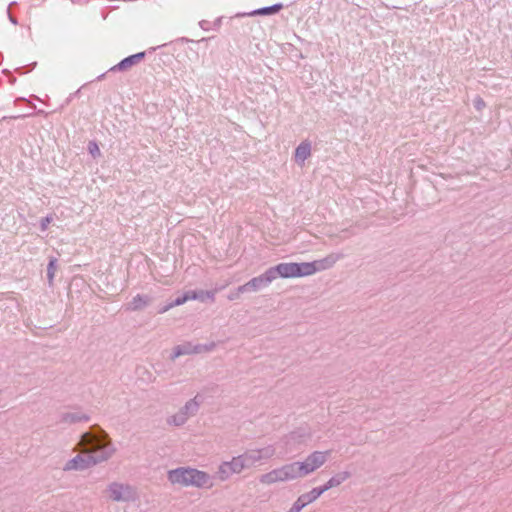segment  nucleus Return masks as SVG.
Masks as SVG:
<instances>
[{
	"label": "nucleus",
	"mask_w": 512,
	"mask_h": 512,
	"mask_svg": "<svg viewBox=\"0 0 512 512\" xmlns=\"http://www.w3.org/2000/svg\"><path fill=\"white\" fill-rule=\"evenodd\" d=\"M79 445L82 453L92 457L96 465L109 460L116 452L109 435L97 425L81 436Z\"/></svg>",
	"instance_id": "f257e3e1"
},
{
	"label": "nucleus",
	"mask_w": 512,
	"mask_h": 512,
	"mask_svg": "<svg viewBox=\"0 0 512 512\" xmlns=\"http://www.w3.org/2000/svg\"><path fill=\"white\" fill-rule=\"evenodd\" d=\"M301 478L295 462L285 464L273 469L259 477V482L264 485H272L278 482H287Z\"/></svg>",
	"instance_id": "f03ea898"
},
{
	"label": "nucleus",
	"mask_w": 512,
	"mask_h": 512,
	"mask_svg": "<svg viewBox=\"0 0 512 512\" xmlns=\"http://www.w3.org/2000/svg\"><path fill=\"white\" fill-rule=\"evenodd\" d=\"M109 500L113 502H135L138 499L137 488L129 483L113 481L105 490Z\"/></svg>",
	"instance_id": "7ed1b4c3"
},
{
	"label": "nucleus",
	"mask_w": 512,
	"mask_h": 512,
	"mask_svg": "<svg viewBox=\"0 0 512 512\" xmlns=\"http://www.w3.org/2000/svg\"><path fill=\"white\" fill-rule=\"evenodd\" d=\"M330 455V451H314L309 454L303 461L295 462L300 477H304L308 474H311L321 466L325 464L328 457Z\"/></svg>",
	"instance_id": "20e7f679"
},
{
	"label": "nucleus",
	"mask_w": 512,
	"mask_h": 512,
	"mask_svg": "<svg viewBox=\"0 0 512 512\" xmlns=\"http://www.w3.org/2000/svg\"><path fill=\"white\" fill-rule=\"evenodd\" d=\"M201 401L199 400V396H195L194 398L188 400L180 410L167 418V424L180 427L184 425L188 419L194 415L199 410Z\"/></svg>",
	"instance_id": "39448f33"
},
{
	"label": "nucleus",
	"mask_w": 512,
	"mask_h": 512,
	"mask_svg": "<svg viewBox=\"0 0 512 512\" xmlns=\"http://www.w3.org/2000/svg\"><path fill=\"white\" fill-rule=\"evenodd\" d=\"M269 269L274 274V279H277L278 277L296 278L308 276L305 262L279 263L278 265L270 267Z\"/></svg>",
	"instance_id": "423d86ee"
},
{
	"label": "nucleus",
	"mask_w": 512,
	"mask_h": 512,
	"mask_svg": "<svg viewBox=\"0 0 512 512\" xmlns=\"http://www.w3.org/2000/svg\"><path fill=\"white\" fill-rule=\"evenodd\" d=\"M276 453L273 445H267L258 449H250L243 453L244 460L248 468L254 466L256 463L271 459Z\"/></svg>",
	"instance_id": "0eeeda50"
},
{
	"label": "nucleus",
	"mask_w": 512,
	"mask_h": 512,
	"mask_svg": "<svg viewBox=\"0 0 512 512\" xmlns=\"http://www.w3.org/2000/svg\"><path fill=\"white\" fill-rule=\"evenodd\" d=\"M188 487L210 489L214 486V478L209 473L188 466Z\"/></svg>",
	"instance_id": "6e6552de"
},
{
	"label": "nucleus",
	"mask_w": 512,
	"mask_h": 512,
	"mask_svg": "<svg viewBox=\"0 0 512 512\" xmlns=\"http://www.w3.org/2000/svg\"><path fill=\"white\" fill-rule=\"evenodd\" d=\"M343 257L344 255L342 253H331L322 259L315 260L312 262H305L307 275L310 276L315 274L316 272L330 269L336 264L337 261H339Z\"/></svg>",
	"instance_id": "1a4fd4ad"
},
{
	"label": "nucleus",
	"mask_w": 512,
	"mask_h": 512,
	"mask_svg": "<svg viewBox=\"0 0 512 512\" xmlns=\"http://www.w3.org/2000/svg\"><path fill=\"white\" fill-rule=\"evenodd\" d=\"M274 280V274L270 269H267L261 275L254 277L245 284L239 286V291L256 292L269 286Z\"/></svg>",
	"instance_id": "9d476101"
},
{
	"label": "nucleus",
	"mask_w": 512,
	"mask_h": 512,
	"mask_svg": "<svg viewBox=\"0 0 512 512\" xmlns=\"http://www.w3.org/2000/svg\"><path fill=\"white\" fill-rule=\"evenodd\" d=\"M95 460H92L88 454H78L72 459L68 460L64 467V471H72V470H85L92 466H95Z\"/></svg>",
	"instance_id": "9b49d317"
},
{
	"label": "nucleus",
	"mask_w": 512,
	"mask_h": 512,
	"mask_svg": "<svg viewBox=\"0 0 512 512\" xmlns=\"http://www.w3.org/2000/svg\"><path fill=\"white\" fill-rule=\"evenodd\" d=\"M188 466L171 469L167 472V479L172 485L188 487Z\"/></svg>",
	"instance_id": "f8f14e48"
},
{
	"label": "nucleus",
	"mask_w": 512,
	"mask_h": 512,
	"mask_svg": "<svg viewBox=\"0 0 512 512\" xmlns=\"http://www.w3.org/2000/svg\"><path fill=\"white\" fill-rule=\"evenodd\" d=\"M145 57V52H139L133 55H130L123 60H121L118 64L114 65L110 68L109 71L115 72V71H125L132 67L133 65L138 64L140 61H142Z\"/></svg>",
	"instance_id": "ddd939ff"
},
{
	"label": "nucleus",
	"mask_w": 512,
	"mask_h": 512,
	"mask_svg": "<svg viewBox=\"0 0 512 512\" xmlns=\"http://www.w3.org/2000/svg\"><path fill=\"white\" fill-rule=\"evenodd\" d=\"M311 142L302 141L295 149L294 160L299 166H303L305 161L311 156Z\"/></svg>",
	"instance_id": "4468645a"
},
{
	"label": "nucleus",
	"mask_w": 512,
	"mask_h": 512,
	"mask_svg": "<svg viewBox=\"0 0 512 512\" xmlns=\"http://www.w3.org/2000/svg\"><path fill=\"white\" fill-rule=\"evenodd\" d=\"M196 298H201V295L200 294H197V291H188L186 293H184L183 295L181 296H178L175 300H173L172 302L168 303L167 305L163 306L160 310H159V313H165L167 312L168 310L172 309L173 307H176V306H180V305H183L184 303H186L188 300H196Z\"/></svg>",
	"instance_id": "2eb2a0df"
},
{
	"label": "nucleus",
	"mask_w": 512,
	"mask_h": 512,
	"mask_svg": "<svg viewBox=\"0 0 512 512\" xmlns=\"http://www.w3.org/2000/svg\"><path fill=\"white\" fill-rule=\"evenodd\" d=\"M196 350V344H193L192 342H184L173 348V351L170 355V359L174 361L180 356L197 354Z\"/></svg>",
	"instance_id": "dca6fc26"
},
{
	"label": "nucleus",
	"mask_w": 512,
	"mask_h": 512,
	"mask_svg": "<svg viewBox=\"0 0 512 512\" xmlns=\"http://www.w3.org/2000/svg\"><path fill=\"white\" fill-rule=\"evenodd\" d=\"M152 302V297L148 295L137 294L127 304L126 309L130 311H139L147 307Z\"/></svg>",
	"instance_id": "f3484780"
},
{
	"label": "nucleus",
	"mask_w": 512,
	"mask_h": 512,
	"mask_svg": "<svg viewBox=\"0 0 512 512\" xmlns=\"http://www.w3.org/2000/svg\"><path fill=\"white\" fill-rule=\"evenodd\" d=\"M323 493H324L323 489H321L320 486L319 487H315L311 491L300 495L298 497V499L296 500V502L303 509L308 504H310V503L314 502L315 500H317Z\"/></svg>",
	"instance_id": "a211bd4d"
},
{
	"label": "nucleus",
	"mask_w": 512,
	"mask_h": 512,
	"mask_svg": "<svg viewBox=\"0 0 512 512\" xmlns=\"http://www.w3.org/2000/svg\"><path fill=\"white\" fill-rule=\"evenodd\" d=\"M351 477L348 471H342L332 476L324 485L320 486L323 492L328 491L333 487H337Z\"/></svg>",
	"instance_id": "6ab92c4d"
},
{
	"label": "nucleus",
	"mask_w": 512,
	"mask_h": 512,
	"mask_svg": "<svg viewBox=\"0 0 512 512\" xmlns=\"http://www.w3.org/2000/svg\"><path fill=\"white\" fill-rule=\"evenodd\" d=\"M90 420V416L86 413L77 411V412H67L61 415V422L67 424H74L79 422H88Z\"/></svg>",
	"instance_id": "aec40b11"
},
{
	"label": "nucleus",
	"mask_w": 512,
	"mask_h": 512,
	"mask_svg": "<svg viewBox=\"0 0 512 512\" xmlns=\"http://www.w3.org/2000/svg\"><path fill=\"white\" fill-rule=\"evenodd\" d=\"M283 8L281 3H276L271 6L262 7L256 10H253L249 13L238 14L237 16H254V15H270L279 12Z\"/></svg>",
	"instance_id": "412c9836"
},
{
	"label": "nucleus",
	"mask_w": 512,
	"mask_h": 512,
	"mask_svg": "<svg viewBox=\"0 0 512 512\" xmlns=\"http://www.w3.org/2000/svg\"><path fill=\"white\" fill-rule=\"evenodd\" d=\"M226 462L230 466V469L232 470V472L234 474H239L244 469L248 468L242 454L235 456L230 461H226Z\"/></svg>",
	"instance_id": "4be33fe9"
},
{
	"label": "nucleus",
	"mask_w": 512,
	"mask_h": 512,
	"mask_svg": "<svg viewBox=\"0 0 512 512\" xmlns=\"http://www.w3.org/2000/svg\"><path fill=\"white\" fill-rule=\"evenodd\" d=\"M234 473L232 472V470L230 469V466L227 464L226 461L222 462L219 467H218V471H217V477L221 480V481H226L228 480Z\"/></svg>",
	"instance_id": "5701e85b"
},
{
	"label": "nucleus",
	"mask_w": 512,
	"mask_h": 512,
	"mask_svg": "<svg viewBox=\"0 0 512 512\" xmlns=\"http://www.w3.org/2000/svg\"><path fill=\"white\" fill-rule=\"evenodd\" d=\"M234 473L232 472V470L230 469V466L227 464L226 461L222 462L219 467H218V471H217V477L221 480V481H226L228 480Z\"/></svg>",
	"instance_id": "b1692460"
},
{
	"label": "nucleus",
	"mask_w": 512,
	"mask_h": 512,
	"mask_svg": "<svg viewBox=\"0 0 512 512\" xmlns=\"http://www.w3.org/2000/svg\"><path fill=\"white\" fill-rule=\"evenodd\" d=\"M56 269H57V259L51 258L49 260V263L47 266V279H48L49 286L53 285Z\"/></svg>",
	"instance_id": "393cba45"
},
{
	"label": "nucleus",
	"mask_w": 512,
	"mask_h": 512,
	"mask_svg": "<svg viewBox=\"0 0 512 512\" xmlns=\"http://www.w3.org/2000/svg\"><path fill=\"white\" fill-rule=\"evenodd\" d=\"M216 346H217V344L215 342H210V343H206V344H196V348H197L196 353L201 354V353L211 352L216 348Z\"/></svg>",
	"instance_id": "a878e982"
},
{
	"label": "nucleus",
	"mask_w": 512,
	"mask_h": 512,
	"mask_svg": "<svg viewBox=\"0 0 512 512\" xmlns=\"http://www.w3.org/2000/svg\"><path fill=\"white\" fill-rule=\"evenodd\" d=\"M215 293L214 291H199L197 294L201 295V298H196V300L205 301L206 299H209L211 302L215 301Z\"/></svg>",
	"instance_id": "bb28decb"
},
{
	"label": "nucleus",
	"mask_w": 512,
	"mask_h": 512,
	"mask_svg": "<svg viewBox=\"0 0 512 512\" xmlns=\"http://www.w3.org/2000/svg\"><path fill=\"white\" fill-rule=\"evenodd\" d=\"M88 151L93 157L100 156V149L96 142L91 141L88 144Z\"/></svg>",
	"instance_id": "cd10ccee"
},
{
	"label": "nucleus",
	"mask_w": 512,
	"mask_h": 512,
	"mask_svg": "<svg viewBox=\"0 0 512 512\" xmlns=\"http://www.w3.org/2000/svg\"><path fill=\"white\" fill-rule=\"evenodd\" d=\"M52 215H47L46 217L42 218L40 221V229L41 231H46L48 229L49 224L53 221Z\"/></svg>",
	"instance_id": "c85d7f7f"
},
{
	"label": "nucleus",
	"mask_w": 512,
	"mask_h": 512,
	"mask_svg": "<svg viewBox=\"0 0 512 512\" xmlns=\"http://www.w3.org/2000/svg\"><path fill=\"white\" fill-rule=\"evenodd\" d=\"M474 107L479 111L482 110L485 107L484 100L481 97L477 96L474 99Z\"/></svg>",
	"instance_id": "c756f323"
},
{
	"label": "nucleus",
	"mask_w": 512,
	"mask_h": 512,
	"mask_svg": "<svg viewBox=\"0 0 512 512\" xmlns=\"http://www.w3.org/2000/svg\"><path fill=\"white\" fill-rule=\"evenodd\" d=\"M245 292L246 291H239V287H238L235 291L229 293L227 298H228V300L233 301V300L238 299L240 294L245 293Z\"/></svg>",
	"instance_id": "7c9ffc66"
},
{
	"label": "nucleus",
	"mask_w": 512,
	"mask_h": 512,
	"mask_svg": "<svg viewBox=\"0 0 512 512\" xmlns=\"http://www.w3.org/2000/svg\"><path fill=\"white\" fill-rule=\"evenodd\" d=\"M302 508L299 506V504L295 501L292 507L287 512H300Z\"/></svg>",
	"instance_id": "2f4dec72"
},
{
	"label": "nucleus",
	"mask_w": 512,
	"mask_h": 512,
	"mask_svg": "<svg viewBox=\"0 0 512 512\" xmlns=\"http://www.w3.org/2000/svg\"><path fill=\"white\" fill-rule=\"evenodd\" d=\"M70 1H71V3L77 4V5H83V4L87 3L86 0H70Z\"/></svg>",
	"instance_id": "473e14b6"
},
{
	"label": "nucleus",
	"mask_w": 512,
	"mask_h": 512,
	"mask_svg": "<svg viewBox=\"0 0 512 512\" xmlns=\"http://www.w3.org/2000/svg\"><path fill=\"white\" fill-rule=\"evenodd\" d=\"M8 14H9V20L11 21V23L16 25L17 24V19L15 17H13L10 13H8Z\"/></svg>",
	"instance_id": "72a5a7b5"
},
{
	"label": "nucleus",
	"mask_w": 512,
	"mask_h": 512,
	"mask_svg": "<svg viewBox=\"0 0 512 512\" xmlns=\"http://www.w3.org/2000/svg\"><path fill=\"white\" fill-rule=\"evenodd\" d=\"M37 113H38V114H42V115H44V116H47V115H48V113H47V112H45L44 110H38V111H37Z\"/></svg>",
	"instance_id": "f704fd0d"
},
{
	"label": "nucleus",
	"mask_w": 512,
	"mask_h": 512,
	"mask_svg": "<svg viewBox=\"0 0 512 512\" xmlns=\"http://www.w3.org/2000/svg\"><path fill=\"white\" fill-rule=\"evenodd\" d=\"M205 23H206L205 21H201V22H200V27H201V28H203V29H206V28H205V27H206V24H205Z\"/></svg>",
	"instance_id": "c9c22d12"
},
{
	"label": "nucleus",
	"mask_w": 512,
	"mask_h": 512,
	"mask_svg": "<svg viewBox=\"0 0 512 512\" xmlns=\"http://www.w3.org/2000/svg\"><path fill=\"white\" fill-rule=\"evenodd\" d=\"M205 23H206L205 21H201V22H200V27H201V28H203V29H206V28H205V27H206V24H205Z\"/></svg>",
	"instance_id": "e433bc0d"
},
{
	"label": "nucleus",
	"mask_w": 512,
	"mask_h": 512,
	"mask_svg": "<svg viewBox=\"0 0 512 512\" xmlns=\"http://www.w3.org/2000/svg\"><path fill=\"white\" fill-rule=\"evenodd\" d=\"M24 117H26V115H18V116H14L13 118L14 119H19V118H24Z\"/></svg>",
	"instance_id": "4c0bfd02"
},
{
	"label": "nucleus",
	"mask_w": 512,
	"mask_h": 512,
	"mask_svg": "<svg viewBox=\"0 0 512 512\" xmlns=\"http://www.w3.org/2000/svg\"><path fill=\"white\" fill-rule=\"evenodd\" d=\"M104 77H105V74H101L100 76L97 77V79L102 80Z\"/></svg>",
	"instance_id": "58836bf2"
},
{
	"label": "nucleus",
	"mask_w": 512,
	"mask_h": 512,
	"mask_svg": "<svg viewBox=\"0 0 512 512\" xmlns=\"http://www.w3.org/2000/svg\"><path fill=\"white\" fill-rule=\"evenodd\" d=\"M295 435H296V433H295V432H292V433L290 434V437H291L292 439H294V438H295Z\"/></svg>",
	"instance_id": "ea45409f"
}]
</instances>
